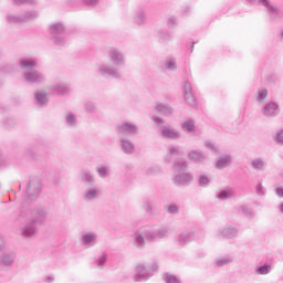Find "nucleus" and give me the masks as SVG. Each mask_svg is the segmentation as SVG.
Masks as SVG:
<instances>
[{"mask_svg": "<svg viewBox=\"0 0 283 283\" xmlns=\"http://www.w3.org/2000/svg\"><path fill=\"white\" fill-rule=\"evenodd\" d=\"M18 220H24V223L20 226V233L23 238H33L39 231V227L44 224L48 220V210L45 208H36L30 210L28 208H22L18 216Z\"/></svg>", "mask_w": 283, "mask_h": 283, "instance_id": "1", "label": "nucleus"}, {"mask_svg": "<svg viewBox=\"0 0 283 283\" xmlns=\"http://www.w3.org/2000/svg\"><path fill=\"white\" fill-rule=\"evenodd\" d=\"M169 235V227L161 226L158 229H151L148 226H144L137 229L132 235V242L136 249H143L146 244L145 240L149 242H156V240H163Z\"/></svg>", "mask_w": 283, "mask_h": 283, "instance_id": "2", "label": "nucleus"}, {"mask_svg": "<svg viewBox=\"0 0 283 283\" xmlns=\"http://www.w3.org/2000/svg\"><path fill=\"white\" fill-rule=\"evenodd\" d=\"M65 23L63 21L52 22L49 24V34L51 36V41L57 48H63L65 45Z\"/></svg>", "mask_w": 283, "mask_h": 283, "instance_id": "3", "label": "nucleus"}, {"mask_svg": "<svg viewBox=\"0 0 283 283\" xmlns=\"http://www.w3.org/2000/svg\"><path fill=\"white\" fill-rule=\"evenodd\" d=\"M41 191H43V184H41V181L38 179L29 181L23 197L22 208L25 209V205H31V202H34V200L41 196Z\"/></svg>", "mask_w": 283, "mask_h": 283, "instance_id": "4", "label": "nucleus"}, {"mask_svg": "<svg viewBox=\"0 0 283 283\" xmlns=\"http://www.w3.org/2000/svg\"><path fill=\"white\" fill-rule=\"evenodd\" d=\"M23 81L29 85H43L46 83L48 77L45 73L39 70H32L23 73Z\"/></svg>", "mask_w": 283, "mask_h": 283, "instance_id": "5", "label": "nucleus"}, {"mask_svg": "<svg viewBox=\"0 0 283 283\" xmlns=\"http://www.w3.org/2000/svg\"><path fill=\"white\" fill-rule=\"evenodd\" d=\"M97 74L102 78H122L120 72H118L114 64H101L97 67Z\"/></svg>", "mask_w": 283, "mask_h": 283, "instance_id": "6", "label": "nucleus"}, {"mask_svg": "<svg viewBox=\"0 0 283 283\" xmlns=\"http://www.w3.org/2000/svg\"><path fill=\"white\" fill-rule=\"evenodd\" d=\"M116 132L124 136H136V134L140 133V128L135 123L125 122L116 126Z\"/></svg>", "mask_w": 283, "mask_h": 283, "instance_id": "7", "label": "nucleus"}, {"mask_svg": "<svg viewBox=\"0 0 283 283\" xmlns=\"http://www.w3.org/2000/svg\"><path fill=\"white\" fill-rule=\"evenodd\" d=\"M263 1V8H265L268 12V17L271 19V21H280V19L283 18V11L282 9L277 8L276 6H273L271 3V0H262Z\"/></svg>", "mask_w": 283, "mask_h": 283, "instance_id": "8", "label": "nucleus"}, {"mask_svg": "<svg viewBox=\"0 0 283 283\" xmlns=\"http://www.w3.org/2000/svg\"><path fill=\"white\" fill-rule=\"evenodd\" d=\"M239 233L240 229L235 226H226L217 231L218 238H222V240H233L238 238Z\"/></svg>", "mask_w": 283, "mask_h": 283, "instance_id": "9", "label": "nucleus"}, {"mask_svg": "<svg viewBox=\"0 0 283 283\" xmlns=\"http://www.w3.org/2000/svg\"><path fill=\"white\" fill-rule=\"evenodd\" d=\"M160 136L166 140H180V138H182V133L171 126H161Z\"/></svg>", "mask_w": 283, "mask_h": 283, "instance_id": "10", "label": "nucleus"}, {"mask_svg": "<svg viewBox=\"0 0 283 283\" xmlns=\"http://www.w3.org/2000/svg\"><path fill=\"white\" fill-rule=\"evenodd\" d=\"M174 185L176 187H189L191 182H193V174L191 172H178L174 179Z\"/></svg>", "mask_w": 283, "mask_h": 283, "instance_id": "11", "label": "nucleus"}, {"mask_svg": "<svg viewBox=\"0 0 283 283\" xmlns=\"http://www.w3.org/2000/svg\"><path fill=\"white\" fill-rule=\"evenodd\" d=\"M108 59L114 63L116 66L125 65V54L118 48H111L108 50Z\"/></svg>", "mask_w": 283, "mask_h": 283, "instance_id": "12", "label": "nucleus"}, {"mask_svg": "<svg viewBox=\"0 0 283 283\" xmlns=\"http://www.w3.org/2000/svg\"><path fill=\"white\" fill-rule=\"evenodd\" d=\"M101 196V189L97 186H88L84 192L82 199L84 202H94V200H98Z\"/></svg>", "mask_w": 283, "mask_h": 283, "instance_id": "13", "label": "nucleus"}, {"mask_svg": "<svg viewBox=\"0 0 283 283\" xmlns=\"http://www.w3.org/2000/svg\"><path fill=\"white\" fill-rule=\"evenodd\" d=\"M184 98L190 107H196V105H198V98L196 97V94H193V90L189 83L184 85Z\"/></svg>", "mask_w": 283, "mask_h": 283, "instance_id": "14", "label": "nucleus"}, {"mask_svg": "<svg viewBox=\"0 0 283 283\" xmlns=\"http://www.w3.org/2000/svg\"><path fill=\"white\" fill-rule=\"evenodd\" d=\"M262 114L265 118H275V116H280V105L275 102H270L263 106Z\"/></svg>", "mask_w": 283, "mask_h": 283, "instance_id": "15", "label": "nucleus"}, {"mask_svg": "<svg viewBox=\"0 0 283 283\" xmlns=\"http://www.w3.org/2000/svg\"><path fill=\"white\" fill-rule=\"evenodd\" d=\"M80 240L84 247H96L98 243V233L94 231L85 232L82 234Z\"/></svg>", "mask_w": 283, "mask_h": 283, "instance_id": "16", "label": "nucleus"}, {"mask_svg": "<svg viewBox=\"0 0 283 283\" xmlns=\"http://www.w3.org/2000/svg\"><path fill=\"white\" fill-rule=\"evenodd\" d=\"M136 282H143V280H149L151 277V270L145 264H138L135 269Z\"/></svg>", "mask_w": 283, "mask_h": 283, "instance_id": "17", "label": "nucleus"}, {"mask_svg": "<svg viewBox=\"0 0 283 283\" xmlns=\"http://www.w3.org/2000/svg\"><path fill=\"white\" fill-rule=\"evenodd\" d=\"M118 145L123 154H125L126 156H132V154H136V145H134V142L120 138Z\"/></svg>", "mask_w": 283, "mask_h": 283, "instance_id": "18", "label": "nucleus"}, {"mask_svg": "<svg viewBox=\"0 0 283 283\" xmlns=\"http://www.w3.org/2000/svg\"><path fill=\"white\" fill-rule=\"evenodd\" d=\"M19 65L21 70H29V72H32V70H36L39 60L36 57H23L20 59Z\"/></svg>", "mask_w": 283, "mask_h": 283, "instance_id": "19", "label": "nucleus"}, {"mask_svg": "<svg viewBox=\"0 0 283 283\" xmlns=\"http://www.w3.org/2000/svg\"><path fill=\"white\" fill-rule=\"evenodd\" d=\"M133 23L139 28H143L147 24V13L144 11V9L135 10L133 15Z\"/></svg>", "mask_w": 283, "mask_h": 283, "instance_id": "20", "label": "nucleus"}, {"mask_svg": "<svg viewBox=\"0 0 283 283\" xmlns=\"http://www.w3.org/2000/svg\"><path fill=\"white\" fill-rule=\"evenodd\" d=\"M154 109H156L158 114H161L163 116H171V114H174V107H171V105L160 102H156L154 104Z\"/></svg>", "mask_w": 283, "mask_h": 283, "instance_id": "21", "label": "nucleus"}, {"mask_svg": "<svg viewBox=\"0 0 283 283\" xmlns=\"http://www.w3.org/2000/svg\"><path fill=\"white\" fill-rule=\"evenodd\" d=\"M52 94H56L57 96H65L70 94V88L64 83H57L49 87Z\"/></svg>", "mask_w": 283, "mask_h": 283, "instance_id": "22", "label": "nucleus"}, {"mask_svg": "<svg viewBox=\"0 0 283 283\" xmlns=\"http://www.w3.org/2000/svg\"><path fill=\"white\" fill-rule=\"evenodd\" d=\"M176 156H182V151L180 150V146H176L171 144L167 147V153L165 158L166 163H171V160H174V157Z\"/></svg>", "mask_w": 283, "mask_h": 283, "instance_id": "23", "label": "nucleus"}, {"mask_svg": "<svg viewBox=\"0 0 283 283\" xmlns=\"http://www.w3.org/2000/svg\"><path fill=\"white\" fill-rule=\"evenodd\" d=\"M22 23H30L32 21H36L39 19L40 14L36 9H30L27 11H23L22 13Z\"/></svg>", "mask_w": 283, "mask_h": 283, "instance_id": "24", "label": "nucleus"}, {"mask_svg": "<svg viewBox=\"0 0 283 283\" xmlns=\"http://www.w3.org/2000/svg\"><path fill=\"white\" fill-rule=\"evenodd\" d=\"M15 258H17V252L14 251L4 252L0 258V262L1 264H3V266H12V264H14Z\"/></svg>", "mask_w": 283, "mask_h": 283, "instance_id": "25", "label": "nucleus"}, {"mask_svg": "<svg viewBox=\"0 0 283 283\" xmlns=\"http://www.w3.org/2000/svg\"><path fill=\"white\" fill-rule=\"evenodd\" d=\"M35 103L36 105H40V107H45L48 105V92L45 90H39L34 94Z\"/></svg>", "mask_w": 283, "mask_h": 283, "instance_id": "26", "label": "nucleus"}, {"mask_svg": "<svg viewBox=\"0 0 283 283\" xmlns=\"http://www.w3.org/2000/svg\"><path fill=\"white\" fill-rule=\"evenodd\" d=\"M251 167L254 171H265L269 164L262 157H258L251 160Z\"/></svg>", "mask_w": 283, "mask_h": 283, "instance_id": "27", "label": "nucleus"}, {"mask_svg": "<svg viewBox=\"0 0 283 283\" xmlns=\"http://www.w3.org/2000/svg\"><path fill=\"white\" fill-rule=\"evenodd\" d=\"M231 163H233V158L231 157V155H222L217 160L216 168L217 169H227V167H229V165H231Z\"/></svg>", "mask_w": 283, "mask_h": 283, "instance_id": "28", "label": "nucleus"}, {"mask_svg": "<svg viewBox=\"0 0 283 283\" xmlns=\"http://www.w3.org/2000/svg\"><path fill=\"white\" fill-rule=\"evenodd\" d=\"M174 169L177 174H184L189 169V165L184 158H177L174 161Z\"/></svg>", "mask_w": 283, "mask_h": 283, "instance_id": "29", "label": "nucleus"}, {"mask_svg": "<svg viewBox=\"0 0 283 283\" xmlns=\"http://www.w3.org/2000/svg\"><path fill=\"white\" fill-rule=\"evenodd\" d=\"M193 238L195 234L192 231H185L178 235L177 242H179V244H189V242H192Z\"/></svg>", "mask_w": 283, "mask_h": 283, "instance_id": "30", "label": "nucleus"}, {"mask_svg": "<svg viewBox=\"0 0 283 283\" xmlns=\"http://www.w3.org/2000/svg\"><path fill=\"white\" fill-rule=\"evenodd\" d=\"M188 158L193 163H198V164H202L207 159V157H205V154H202L201 150H191L188 154Z\"/></svg>", "mask_w": 283, "mask_h": 283, "instance_id": "31", "label": "nucleus"}, {"mask_svg": "<svg viewBox=\"0 0 283 283\" xmlns=\"http://www.w3.org/2000/svg\"><path fill=\"white\" fill-rule=\"evenodd\" d=\"M6 21L13 24L23 23L22 13L8 12Z\"/></svg>", "mask_w": 283, "mask_h": 283, "instance_id": "32", "label": "nucleus"}, {"mask_svg": "<svg viewBox=\"0 0 283 283\" xmlns=\"http://www.w3.org/2000/svg\"><path fill=\"white\" fill-rule=\"evenodd\" d=\"M181 129L187 134H193L196 132V120L187 119L181 123Z\"/></svg>", "mask_w": 283, "mask_h": 283, "instance_id": "33", "label": "nucleus"}, {"mask_svg": "<svg viewBox=\"0 0 283 283\" xmlns=\"http://www.w3.org/2000/svg\"><path fill=\"white\" fill-rule=\"evenodd\" d=\"M81 182H87L90 187L95 186L96 179L90 171H84L80 175Z\"/></svg>", "mask_w": 283, "mask_h": 283, "instance_id": "34", "label": "nucleus"}, {"mask_svg": "<svg viewBox=\"0 0 283 283\" xmlns=\"http://www.w3.org/2000/svg\"><path fill=\"white\" fill-rule=\"evenodd\" d=\"M78 124V117L74 113H67L65 116V125L67 127H76Z\"/></svg>", "mask_w": 283, "mask_h": 283, "instance_id": "35", "label": "nucleus"}, {"mask_svg": "<svg viewBox=\"0 0 283 283\" xmlns=\"http://www.w3.org/2000/svg\"><path fill=\"white\" fill-rule=\"evenodd\" d=\"M165 67L168 72H176V70H178V61L176 57H167L165 61Z\"/></svg>", "mask_w": 283, "mask_h": 283, "instance_id": "36", "label": "nucleus"}, {"mask_svg": "<svg viewBox=\"0 0 283 283\" xmlns=\"http://www.w3.org/2000/svg\"><path fill=\"white\" fill-rule=\"evenodd\" d=\"M157 38L163 43H169L172 40L171 33H169V31H167V30H159V31H157Z\"/></svg>", "mask_w": 283, "mask_h": 283, "instance_id": "37", "label": "nucleus"}, {"mask_svg": "<svg viewBox=\"0 0 283 283\" xmlns=\"http://www.w3.org/2000/svg\"><path fill=\"white\" fill-rule=\"evenodd\" d=\"M273 271V268L271 264H264L255 269V274L256 275H269Z\"/></svg>", "mask_w": 283, "mask_h": 283, "instance_id": "38", "label": "nucleus"}, {"mask_svg": "<svg viewBox=\"0 0 283 283\" xmlns=\"http://www.w3.org/2000/svg\"><path fill=\"white\" fill-rule=\"evenodd\" d=\"M233 262V258L231 256H221L216 259V266L221 268V266H227V264H231Z\"/></svg>", "mask_w": 283, "mask_h": 283, "instance_id": "39", "label": "nucleus"}, {"mask_svg": "<svg viewBox=\"0 0 283 283\" xmlns=\"http://www.w3.org/2000/svg\"><path fill=\"white\" fill-rule=\"evenodd\" d=\"M199 187H203L205 189L211 185V178L207 175H200L198 178Z\"/></svg>", "mask_w": 283, "mask_h": 283, "instance_id": "40", "label": "nucleus"}, {"mask_svg": "<svg viewBox=\"0 0 283 283\" xmlns=\"http://www.w3.org/2000/svg\"><path fill=\"white\" fill-rule=\"evenodd\" d=\"M234 195H233V191L231 190H221L218 195H217V198L219 200H229V198H233Z\"/></svg>", "mask_w": 283, "mask_h": 283, "instance_id": "41", "label": "nucleus"}, {"mask_svg": "<svg viewBox=\"0 0 283 283\" xmlns=\"http://www.w3.org/2000/svg\"><path fill=\"white\" fill-rule=\"evenodd\" d=\"M266 96H269V91L266 88H260L256 93L258 103H264Z\"/></svg>", "mask_w": 283, "mask_h": 283, "instance_id": "42", "label": "nucleus"}, {"mask_svg": "<svg viewBox=\"0 0 283 283\" xmlns=\"http://www.w3.org/2000/svg\"><path fill=\"white\" fill-rule=\"evenodd\" d=\"M97 175L99 178H107L109 176V167L101 166L97 168Z\"/></svg>", "mask_w": 283, "mask_h": 283, "instance_id": "43", "label": "nucleus"}, {"mask_svg": "<svg viewBox=\"0 0 283 283\" xmlns=\"http://www.w3.org/2000/svg\"><path fill=\"white\" fill-rule=\"evenodd\" d=\"M241 211L245 216V218L251 219L255 217V212H253V210L249 208V206H241Z\"/></svg>", "mask_w": 283, "mask_h": 283, "instance_id": "44", "label": "nucleus"}, {"mask_svg": "<svg viewBox=\"0 0 283 283\" xmlns=\"http://www.w3.org/2000/svg\"><path fill=\"white\" fill-rule=\"evenodd\" d=\"M14 6H36V0H12Z\"/></svg>", "mask_w": 283, "mask_h": 283, "instance_id": "45", "label": "nucleus"}, {"mask_svg": "<svg viewBox=\"0 0 283 283\" xmlns=\"http://www.w3.org/2000/svg\"><path fill=\"white\" fill-rule=\"evenodd\" d=\"M163 280L166 283H180V280L172 274L166 273L163 275Z\"/></svg>", "mask_w": 283, "mask_h": 283, "instance_id": "46", "label": "nucleus"}, {"mask_svg": "<svg viewBox=\"0 0 283 283\" xmlns=\"http://www.w3.org/2000/svg\"><path fill=\"white\" fill-rule=\"evenodd\" d=\"M160 172V168L157 166H150L145 170L146 176H156V174Z\"/></svg>", "mask_w": 283, "mask_h": 283, "instance_id": "47", "label": "nucleus"}, {"mask_svg": "<svg viewBox=\"0 0 283 283\" xmlns=\"http://www.w3.org/2000/svg\"><path fill=\"white\" fill-rule=\"evenodd\" d=\"M167 211H168V213H170L171 216H176L177 213H179L180 207H178V205H176V203H170V205L168 206Z\"/></svg>", "mask_w": 283, "mask_h": 283, "instance_id": "48", "label": "nucleus"}, {"mask_svg": "<svg viewBox=\"0 0 283 283\" xmlns=\"http://www.w3.org/2000/svg\"><path fill=\"white\" fill-rule=\"evenodd\" d=\"M105 262H107V254H102L96 261L97 269H103V266H105Z\"/></svg>", "mask_w": 283, "mask_h": 283, "instance_id": "49", "label": "nucleus"}, {"mask_svg": "<svg viewBox=\"0 0 283 283\" xmlns=\"http://www.w3.org/2000/svg\"><path fill=\"white\" fill-rule=\"evenodd\" d=\"M84 107H85V112H88L90 114L96 112V104L93 102H86Z\"/></svg>", "mask_w": 283, "mask_h": 283, "instance_id": "50", "label": "nucleus"}, {"mask_svg": "<svg viewBox=\"0 0 283 283\" xmlns=\"http://www.w3.org/2000/svg\"><path fill=\"white\" fill-rule=\"evenodd\" d=\"M84 6H87L88 8H96L98 6L101 0H82Z\"/></svg>", "mask_w": 283, "mask_h": 283, "instance_id": "51", "label": "nucleus"}, {"mask_svg": "<svg viewBox=\"0 0 283 283\" xmlns=\"http://www.w3.org/2000/svg\"><path fill=\"white\" fill-rule=\"evenodd\" d=\"M206 147H207V149H210V151L218 154V146H216V144H213V142H211V140L206 142Z\"/></svg>", "mask_w": 283, "mask_h": 283, "instance_id": "52", "label": "nucleus"}, {"mask_svg": "<svg viewBox=\"0 0 283 283\" xmlns=\"http://www.w3.org/2000/svg\"><path fill=\"white\" fill-rule=\"evenodd\" d=\"M168 28H176L178 25V19L176 17H171L167 22Z\"/></svg>", "mask_w": 283, "mask_h": 283, "instance_id": "53", "label": "nucleus"}, {"mask_svg": "<svg viewBox=\"0 0 283 283\" xmlns=\"http://www.w3.org/2000/svg\"><path fill=\"white\" fill-rule=\"evenodd\" d=\"M148 271H150L151 275H154L155 271H158L159 265L158 262H153L150 265H146Z\"/></svg>", "mask_w": 283, "mask_h": 283, "instance_id": "54", "label": "nucleus"}, {"mask_svg": "<svg viewBox=\"0 0 283 283\" xmlns=\"http://www.w3.org/2000/svg\"><path fill=\"white\" fill-rule=\"evenodd\" d=\"M151 120L153 123H155V125H165V119H163L161 117L159 116H153L151 117Z\"/></svg>", "mask_w": 283, "mask_h": 283, "instance_id": "55", "label": "nucleus"}, {"mask_svg": "<svg viewBox=\"0 0 283 283\" xmlns=\"http://www.w3.org/2000/svg\"><path fill=\"white\" fill-rule=\"evenodd\" d=\"M144 207H145V211H146V213H151V211H153V207H151V201H149V200H146L145 202H144Z\"/></svg>", "mask_w": 283, "mask_h": 283, "instance_id": "56", "label": "nucleus"}, {"mask_svg": "<svg viewBox=\"0 0 283 283\" xmlns=\"http://www.w3.org/2000/svg\"><path fill=\"white\" fill-rule=\"evenodd\" d=\"M275 140H276V143H279L280 145H283V129L280 130V132L276 134Z\"/></svg>", "mask_w": 283, "mask_h": 283, "instance_id": "57", "label": "nucleus"}, {"mask_svg": "<svg viewBox=\"0 0 283 283\" xmlns=\"http://www.w3.org/2000/svg\"><path fill=\"white\" fill-rule=\"evenodd\" d=\"M14 71V69H12V66H10V64H6L2 66V72H4L6 74H10Z\"/></svg>", "mask_w": 283, "mask_h": 283, "instance_id": "58", "label": "nucleus"}, {"mask_svg": "<svg viewBox=\"0 0 283 283\" xmlns=\"http://www.w3.org/2000/svg\"><path fill=\"white\" fill-rule=\"evenodd\" d=\"M42 281L45 282V283H53L54 282V275L53 274L52 275H45V276H43Z\"/></svg>", "mask_w": 283, "mask_h": 283, "instance_id": "59", "label": "nucleus"}, {"mask_svg": "<svg viewBox=\"0 0 283 283\" xmlns=\"http://www.w3.org/2000/svg\"><path fill=\"white\" fill-rule=\"evenodd\" d=\"M248 3L251 6H254V3H260V6H263L264 2L262 0H247Z\"/></svg>", "mask_w": 283, "mask_h": 283, "instance_id": "60", "label": "nucleus"}, {"mask_svg": "<svg viewBox=\"0 0 283 283\" xmlns=\"http://www.w3.org/2000/svg\"><path fill=\"white\" fill-rule=\"evenodd\" d=\"M256 193H258L259 196H264V192H263V190H262V184H259V185L256 186Z\"/></svg>", "mask_w": 283, "mask_h": 283, "instance_id": "61", "label": "nucleus"}, {"mask_svg": "<svg viewBox=\"0 0 283 283\" xmlns=\"http://www.w3.org/2000/svg\"><path fill=\"white\" fill-rule=\"evenodd\" d=\"M275 193L279 196V198H283V188H276Z\"/></svg>", "mask_w": 283, "mask_h": 283, "instance_id": "62", "label": "nucleus"}, {"mask_svg": "<svg viewBox=\"0 0 283 283\" xmlns=\"http://www.w3.org/2000/svg\"><path fill=\"white\" fill-rule=\"evenodd\" d=\"M3 247H6V239H3L2 235H0V251H2Z\"/></svg>", "mask_w": 283, "mask_h": 283, "instance_id": "63", "label": "nucleus"}, {"mask_svg": "<svg viewBox=\"0 0 283 283\" xmlns=\"http://www.w3.org/2000/svg\"><path fill=\"white\" fill-rule=\"evenodd\" d=\"M281 39H282V41H283V31H281Z\"/></svg>", "mask_w": 283, "mask_h": 283, "instance_id": "64", "label": "nucleus"}]
</instances>
